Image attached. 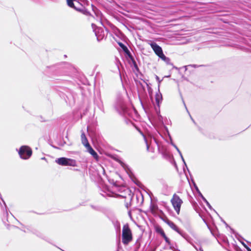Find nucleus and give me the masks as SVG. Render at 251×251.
<instances>
[{
  "label": "nucleus",
  "instance_id": "f257e3e1",
  "mask_svg": "<svg viewBox=\"0 0 251 251\" xmlns=\"http://www.w3.org/2000/svg\"><path fill=\"white\" fill-rule=\"evenodd\" d=\"M132 239L131 231L128 225H124L122 231V242L127 245Z\"/></svg>",
  "mask_w": 251,
  "mask_h": 251
},
{
  "label": "nucleus",
  "instance_id": "f03ea898",
  "mask_svg": "<svg viewBox=\"0 0 251 251\" xmlns=\"http://www.w3.org/2000/svg\"><path fill=\"white\" fill-rule=\"evenodd\" d=\"M55 162L58 165L63 166H69L76 167L77 166V162L75 160L64 157L56 159Z\"/></svg>",
  "mask_w": 251,
  "mask_h": 251
},
{
  "label": "nucleus",
  "instance_id": "7ed1b4c3",
  "mask_svg": "<svg viewBox=\"0 0 251 251\" xmlns=\"http://www.w3.org/2000/svg\"><path fill=\"white\" fill-rule=\"evenodd\" d=\"M171 201L174 207V209L175 210L177 214H178L180 212L181 204L183 202L182 200L179 198V197L178 195L175 194H174Z\"/></svg>",
  "mask_w": 251,
  "mask_h": 251
},
{
  "label": "nucleus",
  "instance_id": "20e7f679",
  "mask_svg": "<svg viewBox=\"0 0 251 251\" xmlns=\"http://www.w3.org/2000/svg\"><path fill=\"white\" fill-rule=\"evenodd\" d=\"M32 152L31 149L26 146H22L19 151L20 157L24 159L29 158L32 155Z\"/></svg>",
  "mask_w": 251,
  "mask_h": 251
},
{
  "label": "nucleus",
  "instance_id": "39448f33",
  "mask_svg": "<svg viewBox=\"0 0 251 251\" xmlns=\"http://www.w3.org/2000/svg\"><path fill=\"white\" fill-rule=\"evenodd\" d=\"M150 45L154 51L155 54L160 58L162 55L164 54L162 49L161 47L158 45L155 42H151Z\"/></svg>",
  "mask_w": 251,
  "mask_h": 251
},
{
  "label": "nucleus",
  "instance_id": "423d86ee",
  "mask_svg": "<svg viewBox=\"0 0 251 251\" xmlns=\"http://www.w3.org/2000/svg\"><path fill=\"white\" fill-rule=\"evenodd\" d=\"M66 1L67 5L69 7L77 11L81 10V8L77 7L78 5L81 6L80 3L77 1L75 0H66Z\"/></svg>",
  "mask_w": 251,
  "mask_h": 251
},
{
  "label": "nucleus",
  "instance_id": "0eeeda50",
  "mask_svg": "<svg viewBox=\"0 0 251 251\" xmlns=\"http://www.w3.org/2000/svg\"><path fill=\"white\" fill-rule=\"evenodd\" d=\"M115 108L117 111L120 114L124 113L126 110V107L123 101L118 102L116 104Z\"/></svg>",
  "mask_w": 251,
  "mask_h": 251
},
{
  "label": "nucleus",
  "instance_id": "6e6552de",
  "mask_svg": "<svg viewBox=\"0 0 251 251\" xmlns=\"http://www.w3.org/2000/svg\"><path fill=\"white\" fill-rule=\"evenodd\" d=\"M164 221L173 230L176 231L179 234H181L180 231L177 226L172 221H170L168 219H165Z\"/></svg>",
  "mask_w": 251,
  "mask_h": 251
},
{
  "label": "nucleus",
  "instance_id": "1a4fd4ad",
  "mask_svg": "<svg viewBox=\"0 0 251 251\" xmlns=\"http://www.w3.org/2000/svg\"><path fill=\"white\" fill-rule=\"evenodd\" d=\"M86 148L87 150V151L91 154L95 159L98 160L99 156L97 153L93 149L90 145L86 147Z\"/></svg>",
  "mask_w": 251,
  "mask_h": 251
},
{
  "label": "nucleus",
  "instance_id": "9d476101",
  "mask_svg": "<svg viewBox=\"0 0 251 251\" xmlns=\"http://www.w3.org/2000/svg\"><path fill=\"white\" fill-rule=\"evenodd\" d=\"M94 31L95 32V35L97 37V39L98 40L102 39L104 35L102 29L98 28L95 29Z\"/></svg>",
  "mask_w": 251,
  "mask_h": 251
},
{
  "label": "nucleus",
  "instance_id": "9b49d317",
  "mask_svg": "<svg viewBox=\"0 0 251 251\" xmlns=\"http://www.w3.org/2000/svg\"><path fill=\"white\" fill-rule=\"evenodd\" d=\"M156 231L163 237V238L164 239L167 243L170 244V242L169 239L166 236L165 232L161 228H157L156 229Z\"/></svg>",
  "mask_w": 251,
  "mask_h": 251
},
{
  "label": "nucleus",
  "instance_id": "f8f14e48",
  "mask_svg": "<svg viewBox=\"0 0 251 251\" xmlns=\"http://www.w3.org/2000/svg\"><path fill=\"white\" fill-rule=\"evenodd\" d=\"M82 144L86 147L88 145H89V143L87 140V139L84 133H82L81 135Z\"/></svg>",
  "mask_w": 251,
  "mask_h": 251
},
{
  "label": "nucleus",
  "instance_id": "ddd939ff",
  "mask_svg": "<svg viewBox=\"0 0 251 251\" xmlns=\"http://www.w3.org/2000/svg\"><path fill=\"white\" fill-rule=\"evenodd\" d=\"M162 99V97L161 94L159 92L157 93L155 95V101L158 107H159V104Z\"/></svg>",
  "mask_w": 251,
  "mask_h": 251
},
{
  "label": "nucleus",
  "instance_id": "4468645a",
  "mask_svg": "<svg viewBox=\"0 0 251 251\" xmlns=\"http://www.w3.org/2000/svg\"><path fill=\"white\" fill-rule=\"evenodd\" d=\"M159 58L164 61L167 64L173 65V64L170 62V58L166 57L164 54L162 55Z\"/></svg>",
  "mask_w": 251,
  "mask_h": 251
},
{
  "label": "nucleus",
  "instance_id": "2eb2a0df",
  "mask_svg": "<svg viewBox=\"0 0 251 251\" xmlns=\"http://www.w3.org/2000/svg\"><path fill=\"white\" fill-rule=\"evenodd\" d=\"M119 45H120V46L121 47H122V48L124 49V50L125 51H126V50H127V51H128V52H129V51H128V50L127 48H126V46H125L123 44V43H119Z\"/></svg>",
  "mask_w": 251,
  "mask_h": 251
},
{
  "label": "nucleus",
  "instance_id": "dca6fc26",
  "mask_svg": "<svg viewBox=\"0 0 251 251\" xmlns=\"http://www.w3.org/2000/svg\"><path fill=\"white\" fill-rule=\"evenodd\" d=\"M144 139H145V142L146 143V146H147V149L148 151H149V145L148 143V141H147V139L145 138V137H144Z\"/></svg>",
  "mask_w": 251,
  "mask_h": 251
},
{
  "label": "nucleus",
  "instance_id": "f3484780",
  "mask_svg": "<svg viewBox=\"0 0 251 251\" xmlns=\"http://www.w3.org/2000/svg\"><path fill=\"white\" fill-rule=\"evenodd\" d=\"M194 248L196 249V250L198 251H203V250L202 249V248L201 247H200L199 248H197L195 246H194Z\"/></svg>",
  "mask_w": 251,
  "mask_h": 251
},
{
  "label": "nucleus",
  "instance_id": "a211bd4d",
  "mask_svg": "<svg viewBox=\"0 0 251 251\" xmlns=\"http://www.w3.org/2000/svg\"><path fill=\"white\" fill-rule=\"evenodd\" d=\"M180 156L181 158V159H182V161L183 162V163H184V164L185 166L187 167L185 161V160H184V158H183V156H182V154H181V155H180Z\"/></svg>",
  "mask_w": 251,
  "mask_h": 251
},
{
  "label": "nucleus",
  "instance_id": "6ab92c4d",
  "mask_svg": "<svg viewBox=\"0 0 251 251\" xmlns=\"http://www.w3.org/2000/svg\"><path fill=\"white\" fill-rule=\"evenodd\" d=\"M200 193V194L202 198V199L203 200V201H204V202H206V201H207L206 199L202 196V195Z\"/></svg>",
  "mask_w": 251,
  "mask_h": 251
},
{
  "label": "nucleus",
  "instance_id": "aec40b11",
  "mask_svg": "<svg viewBox=\"0 0 251 251\" xmlns=\"http://www.w3.org/2000/svg\"><path fill=\"white\" fill-rule=\"evenodd\" d=\"M175 149L178 152L179 155H181L182 153L177 146L176 147Z\"/></svg>",
  "mask_w": 251,
  "mask_h": 251
},
{
  "label": "nucleus",
  "instance_id": "412c9836",
  "mask_svg": "<svg viewBox=\"0 0 251 251\" xmlns=\"http://www.w3.org/2000/svg\"><path fill=\"white\" fill-rule=\"evenodd\" d=\"M175 149L178 152L179 155H181L182 153L177 146L176 147Z\"/></svg>",
  "mask_w": 251,
  "mask_h": 251
},
{
  "label": "nucleus",
  "instance_id": "4be33fe9",
  "mask_svg": "<svg viewBox=\"0 0 251 251\" xmlns=\"http://www.w3.org/2000/svg\"><path fill=\"white\" fill-rule=\"evenodd\" d=\"M205 202L206 203V205L208 206V207L210 209H211V206L210 205V203L207 201H206Z\"/></svg>",
  "mask_w": 251,
  "mask_h": 251
},
{
  "label": "nucleus",
  "instance_id": "5701e85b",
  "mask_svg": "<svg viewBox=\"0 0 251 251\" xmlns=\"http://www.w3.org/2000/svg\"><path fill=\"white\" fill-rule=\"evenodd\" d=\"M171 144L172 145V146H173V147H175V148H176V146L174 144L173 142H171Z\"/></svg>",
  "mask_w": 251,
  "mask_h": 251
},
{
  "label": "nucleus",
  "instance_id": "b1692460",
  "mask_svg": "<svg viewBox=\"0 0 251 251\" xmlns=\"http://www.w3.org/2000/svg\"><path fill=\"white\" fill-rule=\"evenodd\" d=\"M242 244L243 245V246L247 249V247H248L245 244H244V243H242Z\"/></svg>",
  "mask_w": 251,
  "mask_h": 251
},
{
  "label": "nucleus",
  "instance_id": "393cba45",
  "mask_svg": "<svg viewBox=\"0 0 251 251\" xmlns=\"http://www.w3.org/2000/svg\"><path fill=\"white\" fill-rule=\"evenodd\" d=\"M153 140L155 141V142L157 144L158 143H157V141L156 139L155 138L153 137Z\"/></svg>",
  "mask_w": 251,
  "mask_h": 251
},
{
  "label": "nucleus",
  "instance_id": "a878e982",
  "mask_svg": "<svg viewBox=\"0 0 251 251\" xmlns=\"http://www.w3.org/2000/svg\"><path fill=\"white\" fill-rule=\"evenodd\" d=\"M247 250L248 251H251V249L249 247H247Z\"/></svg>",
  "mask_w": 251,
  "mask_h": 251
},
{
  "label": "nucleus",
  "instance_id": "bb28decb",
  "mask_svg": "<svg viewBox=\"0 0 251 251\" xmlns=\"http://www.w3.org/2000/svg\"><path fill=\"white\" fill-rule=\"evenodd\" d=\"M156 78H157V79H158L159 77L157 76H156Z\"/></svg>",
  "mask_w": 251,
  "mask_h": 251
},
{
  "label": "nucleus",
  "instance_id": "cd10ccee",
  "mask_svg": "<svg viewBox=\"0 0 251 251\" xmlns=\"http://www.w3.org/2000/svg\"><path fill=\"white\" fill-rule=\"evenodd\" d=\"M192 120V121H193L194 122V120L191 118Z\"/></svg>",
  "mask_w": 251,
  "mask_h": 251
}]
</instances>
